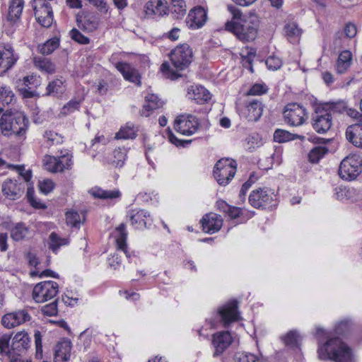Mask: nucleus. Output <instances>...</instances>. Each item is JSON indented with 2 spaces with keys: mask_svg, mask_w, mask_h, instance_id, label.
I'll list each match as a JSON object with an SVG mask.
<instances>
[{
  "mask_svg": "<svg viewBox=\"0 0 362 362\" xmlns=\"http://www.w3.org/2000/svg\"><path fill=\"white\" fill-rule=\"evenodd\" d=\"M227 8L233 15V21L225 23V29L233 33L243 42L253 41L259 25L257 15L254 13L243 15L240 10L232 4L228 5Z\"/></svg>",
  "mask_w": 362,
  "mask_h": 362,
  "instance_id": "obj_1",
  "label": "nucleus"
},
{
  "mask_svg": "<svg viewBox=\"0 0 362 362\" xmlns=\"http://www.w3.org/2000/svg\"><path fill=\"white\" fill-rule=\"evenodd\" d=\"M317 353L322 360L334 362H354L351 349L339 338L329 339L318 347Z\"/></svg>",
  "mask_w": 362,
  "mask_h": 362,
  "instance_id": "obj_2",
  "label": "nucleus"
},
{
  "mask_svg": "<svg viewBox=\"0 0 362 362\" xmlns=\"http://www.w3.org/2000/svg\"><path fill=\"white\" fill-rule=\"evenodd\" d=\"M11 337V334H0L1 353H6L11 362H23V332H18L16 334L9 349Z\"/></svg>",
  "mask_w": 362,
  "mask_h": 362,
  "instance_id": "obj_3",
  "label": "nucleus"
},
{
  "mask_svg": "<svg viewBox=\"0 0 362 362\" xmlns=\"http://www.w3.org/2000/svg\"><path fill=\"white\" fill-rule=\"evenodd\" d=\"M237 170V163L229 158L218 160L214 165L213 174L217 182L226 186L233 178Z\"/></svg>",
  "mask_w": 362,
  "mask_h": 362,
  "instance_id": "obj_4",
  "label": "nucleus"
},
{
  "mask_svg": "<svg viewBox=\"0 0 362 362\" xmlns=\"http://www.w3.org/2000/svg\"><path fill=\"white\" fill-rule=\"evenodd\" d=\"M238 302L233 299L218 309L214 317L211 320V326L215 327L218 323H223L224 327H227L232 322L240 319V313L238 310Z\"/></svg>",
  "mask_w": 362,
  "mask_h": 362,
  "instance_id": "obj_5",
  "label": "nucleus"
},
{
  "mask_svg": "<svg viewBox=\"0 0 362 362\" xmlns=\"http://www.w3.org/2000/svg\"><path fill=\"white\" fill-rule=\"evenodd\" d=\"M362 172V158L357 154L346 156L339 168V175L346 180L356 179Z\"/></svg>",
  "mask_w": 362,
  "mask_h": 362,
  "instance_id": "obj_6",
  "label": "nucleus"
},
{
  "mask_svg": "<svg viewBox=\"0 0 362 362\" xmlns=\"http://www.w3.org/2000/svg\"><path fill=\"white\" fill-rule=\"evenodd\" d=\"M275 197L276 195L270 189L259 187L250 193L248 201L250 205L255 209H272L276 205Z\"/></svg>",
  "mask_w": 362,
  "mask_h": 362,
  "instance_id": "obj_7",
  "label": "nucleus"
},
{
  "mask_svg": "<svg viewBox=\"0 0 362 362\" xmlns=\"http://www.w3.org/2000/svg\"><path fill=\"white\" fill-rule=\"evenodd\" d=\"M31 6L37 22L44 28H50L53 23L54 14L52 8L46 0H33Z\"/></svg>",
  "mask_w": 362,
  "mask_h": 362,
  "instance_id": "obj_8",
  "label": "nucleus"
},
{
  "mask_svg": "<svg viewBox=\"0 0 362 362\" xmlns=\"http://www.w3.org/2000/svg\"><path fill=\"white\" fill-rule=\"evenodd\" d=\"M315 112L312 116V125L313 129L319 134L326 133L330 129L332 124V117L330 112L322 110V105L317 99L313 103Z\"/></svg>",
  "mask_w": 362,
  "mask_h": 362,
  "instance_id": "obj_9",
  "label": "nucleus"
},
{
  "mask_svg": "<svg viewBox=\"0 0 362 362\" xmlns=\"http://www.w3.org/2000/svg\"><path fill=\"white\" fill-rule=\"evenodd\" d=\"M170 58L172 64L177 71L184 70L192 62V49L187 44L180 45L171 51Z\"/></svg>",
  "mask_w": 362,
  "mask_h": 362,
  "instance_id": "obj_10",
  "label": "nucleus"
},
{
  "mask_svg": "<svg viewBox=\"0 0 362 362\" xmlns=\"http://www.w3.org/2000/svg\"><path fill=\"white\" fill-rule=\"evenodd\" d=\"M59 292V285L53 281H45L37 284L33 290V298L36 303L51 300Z\"/></svg>",
  "mask_w": 362,
  "mask_h": 362,
  "instance_id": "obj_11",
  "label": "nucleus"
},
{
  "mask_svg": "<svg viewBox=\"0 0 362 362\" xmlns=\"http://www.w3.org/2000/svg\"><path fill=\"white\" fill-rule=\"evenodd\" d=\"M0 128L4 136L20 135L23 131L22 114L13 115L11 110L9 114H4L0 119Z\"/></svg>",
  "mask_w": 362,
  "mask_h": 362,
  "instance_id": "obj_12",
  "label": "nucleus"
},
{
  "mask_svg": "<svg viewBox=\"0 0 362 362\" xmlns=\"http://www.w3.org/2000/svg\"><path fill=\"white\" fill-rule=\"evenodd\" d=\"M352 323L350 320H344L339 322L334 327V332L337 337H332V333L327 332L322 327H317L315 337L318 340V347L323 346V340L326 339L327 341L329 339L335 337L339 338V336H346L348 334L351 329Z\"/></svg>",
  "mask_w": 362,
  "mask_h": 362,
  "instance_id": "obj_13",
  "label": "nucleus"
},
{
  "mask_svg": "<svg viewBox=\"0 0 362 362\" xmlns=\"http://www.w3.org/2000/svg\"><path fill=\"white\" fill-rule=\"evenodd\" d=\"M306 110L298 103H288L284 111L285 121L291 126H299L304 123L306 117Z\"/></svg>",
  "mask_w": 362,
  "mask_h": 362,
  "instance_id": "obj_14",
  "label": "nucleus"
},
{
  "mask_svg": "<svg viewBox=\"0 0 362 362\" xmlns=\"http://www.w3.org/2000/svg\"><path fill=\"white\" fill-rule=\"evenodd\" d=\"M199 127L198 118L192 115H180L175 121V129L184 135L193 134L198 130Z\"/></svg>",
  "mask_w": 362,
  "mask_h": 362,
  "instance_id": "obj_15",
  "label": "nucleus"
},
{
  "mask_svg": "<svg viewBox=\"0 0 362 362\" xmlns=\"http://www.w3.org/2000/svg\"><path fill=\"white\" fill-rule=\"evenodd\" d=\"M233 341V337L228 331L218 332L213 334L212 345L215 349L214 356L223 354Z\"/></svg>",
  "mask_w": 362,
  "mask_h": 362,
  "instance_id": "obj_16",
  "label": "nucleus"
},
{
  "mask_svg": "<svg viewBox=\"0 0 362 362\" xmlns=\"http://www.w3.org/2000/svg\"><path fill=\"white\" fill-rule=\"evenodd\" d=\"M240 115L245 117L249 122H257L263 112V105L259 100H252L248 102L245 108L239 110Z\"/></svg>",
  "mask_w": 362,
  "mask_h": 362,
  "instance_id": "obj_17",
  "label": "nucleus"
},
{
  "mask_svg": "<svg viewBox=\"0 0 362 362\" xmlns=\"http://www.w3.org/2000/svg\"><path fill=\"white\" fill-rule=\"evenodd\" d=\"M207 20V13L202 6L194 7L191 10L187 18L190 28L197 29L202 27Z\"/></svg>",
  "mask_w": 362,
  "mask_h": 362,
  "instance_id": "obj_18",
  "label": "nucleus"
},
{
  "mask_svg": "<svg viewBox=\"0 0 362 362\" xmlns=\"http://www.w3.org/2000/svg\"><path fill=\"white\" fill-rule=\"evenodd\" d=\"M200 223L204 232L213 234L221 228L223 220L221 216L216 214H206L200 220Z\"/></svg>",
  "mask_w": 362,
  "mask_h": 362,
  "instance_id": "obj_19",
  "label": "nucleus"
},
{
  "mask_svg": "<svg viewBox=\"0 0 362 362\" xmlns=\"http://www.w3.org/2000/svg\"><path fill=\"white\" fill-rule=\"evenodd\" d=\"M346 137L347 140L354 146L358 148H362V115L358 122L349 125L346 130Z\"/></svg>",
  "mask_w": 362,
  "mask_h": 362,
  "instance_id": "obj_20",
  "label": "nucleus"
},
{
  "mask_svg": "<svg viewBox=\"0 0 362 362\" xmlns=\"http://www.w3.org/2000/svg\"><path fill=\"white\" fill-rule=\"evenodd\" d=\"M115 67L122 74L125 80L134 83L138 86L141 85L140 74L129 64L119 62L115 64Z\"/></svg>",
  "mask_w": 362,
  "mask_h": 362,
  "instance_id": "obj_21",
  "label": "nucleus"
},
{
  "mask_svg": "<svg viewBox=\"0 0 362 362\" xmlns=\"http://www.w3.org/2000/svg\"><path fill=\"white\" fill-rule=\"evenodd\" d=\"M22 12L23 0H12L8 10L7 21L13 25L20 23Z\"/></svg>",
  "mask_w": 362,
  "mask_h": 362,
  "instance_id": "obj_22",
  "label": "nucleus"
},
{
  "mask_svg": "<svg viewBox=\"0 0 362 362\" xmlns=\"http://www.w3.org/2000/svg\"><path fill=\"white\" fill-rule=\"evenodd\" d=\"M17 57L13 54V50L0 47V69L4 71L11 69L17 61Z\"/></svg>",
  "mask_w": 362,
  "mask_h": 362,
  "instance_id": "obj_23",
  "label": "nucleus"
},
{
  "mask_svg": "<svg viewBox=\"0 0 362 362\" xmlns=\"http://www.w3.org/2000/svg\"><path fill=\"white\" fill-rule=\"evenodd\" d=\"M150 216V214L144 210L133 209L129 211V217L131 223L136 229H141L146 227V221L145 218Z\"/></svg>",
  "mask_w": 362,
  "mask_h": 362,
  "instance_id": "obj_24",
  "label": "nucleus"
},
{
  "mask_svg": "<svg viewBox=\"0 0 362 362\" xmlns=\"http://www.w3.org/2000/svg\"><path fill=\"white\" fill-rule=\"evenodd\" d=\"M21 185H18L16 180H6L2 185V192L8 199L15 200L21 194Z\"/></svg>",
  "mask_w": 362,
  "mask_h": 362,
  "instance_id": "obj_25",
  "label": "nucleus"
},
{
  "mask_svg": "<svg viewBox=\"0 0 362 362\" xmlns=\"http://www.w3.org/2000/svg\"><path fill=\"white\" fill-rule=\"evenodd\" d=\"M116 230L118 233L117 237L116 238L117 249L123 251L127 258H130L131 255L127 250V233L126 231L125 225L124 223H121L118 227L116 228Z\"/></svg>",
  "mask_w": 362,
  "mask_h": 362,
  "instance_id": "obj_26",
  "label": "nucleus"
},
{
  "mask_svg": "<svg viewBox=\"0 0 362 362\" xmlns=\"http://www.w3.org/2000/svg\"><path fill=\"white\" fill-rule=\"evenodd\" d=\"M322 105V110H325L327 112L342 114L347 110V105L344 100H337L334 102L322 103L318 102Z\"/></svg>",
  "mask_w": 362,
  "mask_h": 362,
  "instance_id": "obj_27",
  "label": "nucleus"
},
{
  "mask_svg": "<svg viewBox=\"0 0 362 362\" xmlns=\"http://www.w3.org/2000/svg\"><path fill=\"white\" fill-rule=\"evenodd\" d=\"M352 60V54L349 50L341 52L337 61V71L338 74H344L350 67Z\"/></svg>",
  "mask_w": 362,
  "mask_h": 362,
  "instance_id": "obj_28",
  "label": "nucleus"
},
{
  "mask_svg": "<svg viewBox=\"0 0 362 362\" xmlns=\"http://www.w3.org/2000/svg\"><path fill=\"white\" fill-rule=\"evenodd\" d=\"M22 321L23 311L14 312L4 315L1 319V324L4 327L11 329L19 325Z\"/></svg>",
  "mask_w": 362,
  "mask_h": 362,
  "instance_id": "obj_29",
  "label": "nucleus"
},
{
  "mask_svg": "<svg viewBox=\"0 0 362 362\" xmlns=\"http://www.w3.org/2000/svg\"><path fill=\"white\" fill-rule=\"evenodd\" d=\"M71 348L72 343L71 340L65 337L62 338L55 346L56 358L59 357V353H60L61 356L63 355L64 361H69L71 356Z\"/></svg>",
  "mask_w": 362,
  "mask_h": 362,
  "instance_id": "obj_30",
  "label": "nucleus"
},
{
  "mask_svg": "<svg viewBox=\"0 0 362 362\" xmlns=\"http://www.w3.org/2000/svg\"><path fill=\"white\" fill-rule=\"evenodd\" d=\"M145 100L147 104H145L143 106V110L141 112V115H145L146 117L149 116V114H145L144 111L151 112L153 110L158 109L163 105V101L158 98V97L155 94H150L145 97Z\"/></svg>",
  "mask_w": 362,
  "mask_h": 362,
  "instance_id": "obj_31",
  "label": "nucleus"
},
{
  "mask_svg": "<svg viewBox=\"0 0 362 362\" xmlns=\"http://www.w3.org/2000/svg\"><path fill=\"white\" fill-rule=\"evenodd\" d=\"M45 95H52L57 98L61 97L65 92L64 81L62 79L57 78L51 82L47 86Z\"/></svg>",
  "mask_w": 362,
  "mask_h": 362,
  "instance_id": "obj_32",
  "label": "nucleus"
},
{
  "mask_svg": "<svg viewBox=\"0 0 362 362\" xmlns=\"http://www.w3.org/2000/svg\"><path fill=\"white\" fill-rule=\"evenodd\" d=\"M305 136L292 134L286 130H284L281 129H277L275 130L274 133V140L278 143H284L290 141L295 140L296 139H299L300 140H303Z\"/></svg>",
  "mask_w": 362,
  "mask_h": 362,
  "instance_id": "obj_33",
  "label": "nucleus"
},
{
  "mask_svg": "<svg viewBox=\"0 0 362 362\" xmlns=\"http://www.w3.org/2000/svg\"><path fill=\"white\" fill-rule=\"evenodd\" d=\"M35 66L40 70L49 74L56 71V66L49 59L42 57H35L33 59Z\"/></svg>",
  "mask_w": 362,
  "mask_h": 362,
  "instance_id": "obj_34",
  "label": "nucleus"
},
{
  "mask_svg": "<svg viewBox=\"0 0 362 362\" xmlns=\"http://www.w3.org/2000/svg\"><path fill=\"white\" fill-rule=\"evenodd\" d=\"M169 9L175 18H181L186 14L185 1L184 0H172Z\"/></svg>",
  "mask_w": 362,
  "mask_h": 362,
  "instance_id": "obj_35",
  "label": "nucleus"
},
{
  "mask_svg": "<svg viewBox=\"0 0 362 362\" xmlns=\"http://www.w3.org/2000/svg\"><path fill=\"white\" fill-rule=\"evenodd\" d=\"M90 193L93 197L98 199H107L118 198L121 196V193L118 189L109 191L104 190L101 188L93 189Z\"/></svg>",
  "mask_w": 362,
  "mask_h": 362,
  "instance_id": "obj_36",
  "label": "nucleus"
},
{
  "mask_svg": "<svg viewBox=\"0 0 362 362\" xmlns=\"http://www.w3.org/2000/svg\"><path fill=\"white\" fill-rule=\"evenodd\" d=\"M59 38L54 37L47 40L43 45H39V52L43 55L52 54L59 46Z\"/></svg>",
  "mask_w": 362,
  "mask_h": 362,
  "instance_id": "obj_37",
  "label": "nucleus"
},
{
  "mask_svg": "<svg viewBox=\"0 0 362 362\" xmlns=\"http://www.w3.org/2000/svg\"><path fill=\"white\" fill-rule=\"evenodd\" d=\"M137 134L134 129V125L132 123L127 122L124 127H121L119 131L116 134L115 138L117 139H129L136 138Z\"/></svg>",
  "mask_w": 362,
  "mask_h": 362,
  "instance_id": "obj_38",
  "label": "nucleus"
},
{
  "mask_svg": "<svg viewBox=\"0 0 362 362\" xmlns=\"http://www.w3.org/2000/svg\"><path fill=\"white\" fill-rule=\"evenodd\" d=\"M329 151L326 146H315L313 148L308 155V160L312 163H317Z\"/></svg>",
  "mask_w": 362,
  "mask_h": 362,
  "instance_id": "obj_39",
  "label": "nucleus"
},
{
  "mask_svg": "<svg viewBox=\"0 0 362 362\" xmlns=\"http://www.w3.org/2000/svg\"><path fill=\"white\" fill-rule=\"evenodd\" d=\"M0 100L3 105H10L16 103V97L10 87L6 86L1 87Z\"/></svg>",
  "mask_w": 362,
  "mask_h": 362,
  "instance_id": "obj_40",
  "label": "nucleus"
},
{
  "mask_svg": "<svg viewBox=\"0 0 362 362\" xmlns=\"http://www.w3.org/2000/svg\"><path fill=\"white\" fill-rule=\"evenodd\" d=\"M192 99L199 104H204L211 99L210 92L203 86L197 87L196 90H193Z\"/></svg>",
  "mask_w": 362,
  "mask_h": 362,
  "instance_id": "obj_41",
  "label": "nucleus"
},
{
  "mask_svg": "<svg viewBox=\"0 0 362 362\" xmlns=\"http://www.w3.org/2000/svg\"><path fill=\"white\" fill-rule=\"evenodd\" d=\"M76 21L78 28L85 31L93 32L98 27V21L95 17L88 18L87 16H85V21L83 23H82L81 20H79L77 18Z\"/></svg>",
  "mask_w": 362,
  "mask_h": 362,
  "instance_id": "obj_42",
  "label": "nucleus"
},
{
  "mask_svg": "<svg viewBox=\"0 0 362 362\" xmlns=\"http://www.w3.org/2000/svg\"><path fill=\"white\" fill-rule=\"evenodd\" d=\"M34 188L33 187H28L26 194L28 202L35 209H46L47 208V205L45 203H42L40 199H37L34 196Z\"/></svg>",
  "mask_w": 362,
  "mask_h": 362,
  "instance_id": "obj_43",
  "label": "nucleus"
},
{
  "mask_svg": "<svg viewBox=\"0 0 362 362\" xmlns=\"http://www.w3.org/2000/svg\"><path fill=\"white\" fill-rule=\"evenodd\" d=\"M49 248L54 252H57L61 246L66 245L69 243L68 239L62 238L54 232H52L49 235Z\"/></svg>",
  "mask_w": 362,
  "mask_h": 362,
  "instance_id": "obj_44",
  "label": "nucleus"
},
{
  "mask_svg": "<svg viewBox=\"0 0 362 362\" xmlns=\"http://www.w3.org/2000/svg\"><path fill=\"white\" fill-rule=\"evenodd\" d=\"M284 31L288 40L291 42L296 41L301 34V30L295 23L286 25L284 26Z\"/></svg>",
  "mask_w": 362,
  "mask_h": 362,
  "instance_id": "obj_45",
  "label": "nucleus"
},
{
  "mask_svg": "<svg viewBox=\"0 0 362 362\" xmlns=\"http://www.w3.org/2000/svg\"><path fill=\"white\" fill-rule=\"evenodd\" d=\"M235 359L238 362H266L264 359H259L256 355L248 352L236 353Z\"/></svg>",
  "mask_w": 362,
  "mask_h": 362,
  "instance_id": "obj_46",
  "label": "nucleus"
},
{
  "mask_svg": "<svg viewBox=\"0 0 362 362\" xmlns=\"http://www.w3.org/2000/svg\"><path fill=\"white\" fill-rule=\"evenodd\" d=\"M298 337V332L295 330H291L282 337V339L287 346L298 348L299 346Z\"/></svg>",
  "mask_w": 362,
  "mask_h": 362,
  "instance_id": "obj_47",
  "label": "nucleus"
},
{
  "mask_svg": "<svg viewBox=\"0 0 362 362\" xmlns=\"http://www.w3.org/2000/svg\"><path fill=\"white\" fill-rule=\"evenodd\" d=\"M127 153L124 149L119 148L118 149H115L113 151V160L112 161V164L115 165V167L121 168L124 163V160H126Z\"/></svg>",
  "mask_w": 362,
  "mask_h": 362,
  "instance_id": "obj_48",
  "label": "nucleus"
},
{
  "mask_svg": "<svg viewBox=\"0 0 362 362\" xmlns=\"http://www.w3.org/2000/svg\"><path fill=\"white\" fill-rule=\"evenodd\" d=\"M66 221L67 225H70L74 228H79L81 224L79 214L74 210L67 211L66 213Z\"/></svg>",
  "mask_w": 362,
  "mask_h": 362,
  "instance_id": "obj_49",
  "label": "nucleus"
},
{
  "mask_svg": "<svg viewBox=\"0 0 362 362\" xmlns=\"http://www.w3.org/2000/svg\"><path fill=\"white\" fill-rule=\"evenodd\" d=\"M256 180L257 177H255V173H252L250 174L249 179L242 185L239 193V199L242 203L245 202V201L247 191L251 187L252 184H254Z\"/></svg>",
  "mask_w": 362,
  "mask_h": 362,
  "instance_id": "obj_50",
  "label": "nucleus"
},
{
  "mask_svg": "<svg viewBox=\"0 0 362 362\" xmlns=\"http://www.w3.org/2000/svg\"><path fill=\"white\" fill-rule=\"evenodd\" d=\"M59 299H55L52 303L47 304L42 307V313L46 316H56L58 313L57 303Z\"/></svg>",
  "mask_w": 362,
  "mask_h": 362,
  "instance_id": "obj_51",
  "label": "nucleus"
},
{
  "mask_svg": "<svg viewBox=\"0 0 362 362\" xmlns=\"http://www.w3.org/2000/svg\"><path fill=\"white\" fill-rule=\"evenodd\" d=\"M267 90L268 88L264 83H255L247 90L246 95H260Z\"/></svg>",
  "mask_w": 362,
  "mask_h": 362,
  "instance_id": "obj_52",
  "label": "nucleus"
},
{
  "mask_svg": "<svg viewBox=\"0 0 362 362\" xmlns=\"http://www.w3.org/2000/svg\"><path fill=\"white\" fill-rule=\"evenodd\" d=\"M71 38L81 45H88L90 42V39L83 35L76 28H73L70 31Z\"/></svg>",
  "mask_w": 362,
  "mask_h": 362,
  "instance_id": "obj_53",
  "label": "nucleus"
},
{
  "mask_svg": "<svg viewBox=\"0 0 362 362\" xmlns=\"http://www.w3.org/2000/svg\"><path fill=\"white\" fill-rule=\"evenodd\" d=\"M160 70L165 75L172 80H176L182 76V74H178L176 71L172 69L170 64L166 62L162 64Z\"/></svg>",
  "mask_w": 362,
  "mask_h": 362,
  "instance_id": "obj_54",
  "label": "nucleus"
},
{
  "mask_svg": "<svg viewBox=\"0 0 362 362\" xmlns=\"http://www.w3.org/2000/svg\"><path fill=\"white\" fill-rule=\"evenodd\" d=\"M54 186L55 185L54 182L50 179H45L42 181H39L38 182L40 191L45 194H47L52 192L54 188Z\"/></svg>",
  "mask_w": 362,
  "mask_h": 362,
  "instance_id": "obj_55",
  "label": "nucleus"
},
{
  "mask_svg": "<svg viewBox=\"0 0 362 362\" xmlns=\"http://www.w3.org/2000/svg\"><path fill=\"white\" fill-rule=\"evenodd\" d=\"M266 65L270 70L276 71L282 66L281 59L276 56H269L266 60Z\"/></svg>",
  "mask_w": 362,
  "mask_h": 362,
  "instance_id": "obj_56",
  "label": "nucleus"
},
{
  "mask_svg": "<svg viewBox=\"0 0 362 362\" xmlns=\"http://www.w3.org/2000/svg\"><path fill=\"white\" fill-rule=\"evenodd\" d=\"M35 342V357L37 359L42 358V335L40 331H36L34 334Z\"/></svg>",
  "mask_w": 362,
  "mask_h": 362,
  "instance_id": "obj_57",
  "label": "nucleus"
},
{
  "mask_svg": "<svg viewBox=\"0 0 362 362\" xmlns=\"http://www.w3.org/2000/svg\"><path fill=\"white\" fill-rule=\"evenodd\" d=\"M11 237L14 241H19L23 239V224L18 223L11 229Z\"/></svg>",
  "mask_w": 362,
  "mask_h": 362,
  "instance_id": "obj_58",
  "label": "nucleus"
},
{
  "mask_svg": "<svg viewBox=\"0 0 362 362\" xmlns=\"http://www.w3.org/2000/svg\"><path fill=\"white\" fill-rule=\"evenodd\" d=\"M66 163H64V161L62 160H57L55 158H54V166L51 170L52 172H62L65 168H68L70 165L69 162L71 161V159H69L68 158H66Z\"/></svg>",
  "mask_w": 362,
  "mask_h": 362,
  "instance_id": "obj_59",
  "label": "nucleus"
},
{
  "mask_svg": "<svg viewBox=\"0 0 362 362\" xmlns=\"http://www.w3.org/2000/svg\"><path fill=\"white\" fill-rule=\"evenodd\" d=\"M80 107V102L76 100H71L62 108V113L67 115L74 110H78Z\"/></svg>",
  "mask_w": 362,
  "mask_h": 362,
  "instance_id": "obj_60",
  "label": "nucleus"
},
{
  "mask_svg": "<svg viewBox=\"0 0 362 362\" xmlns=\"http://www.w3.org/2000/svg\"><path fill=\"white\" fill-rule=\"evenodd\" d=\"M344 35L346 37L353 38L356 36L357 30L356 27L354 23H349L346 24L344 29Z\"/></svg>",
  "mask_w": 362,
  "mask_h": 362,
  "instance_id": "obj_61",
  "label": "nucleus"
},
{
  "mask_svg": "<svg viewBox=\"0 0 362 362\" xmlns=\"http://www.w3.org/2000/svg\"><path fill=\"white\" fill-rule=\"evenodd\" d=\"M165 136L171 144L175 145L177 147H179V145H180V139L175 136V135L173 133L172 130L169 127L165 130Z\"/></svg>",
  "mask_w": 362,
  "mask_h": 362,
  "instance_id": "obj_62",
  "label": "nucleus"
},
{
  "mask_svg": "<svg viewBox=\"0 0 362 362\" xmlns=\"http://www.w3.org/2000/svg\"><path fill=\"white\" fill-rule=\"evenodd\" d=\"M90 4L95 6L100 11H107V4L104 0H87Z\"/></svg>",
  "mask_w": 362,
  "mask_h": 362,
  "instance_id": "obj_63",
  "label": "nucleus"
},
{
  "mask_svg": "<svg viewBox=\"0 0 362 362\" xmlns=\"http://www.w3.org/2000/svg\"><path fill=\"white\" fill-rule=\"evenodd\" d=\"M166 4L167 2L165 0H158L155 6L156 12L159 13L160 15L166 14V11L168 10Z\"/></svg>",
  "mask_w": 362,
  "mask_h": 362,
  "instance_id": "obj_64",
  "label": "nucleus"
}]
</instances>
